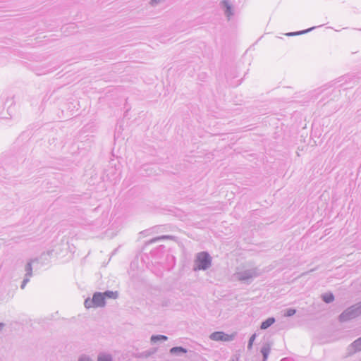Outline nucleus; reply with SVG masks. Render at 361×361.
<instances>
[{
  "label": "nucleus",
  "instance_id": "nucleus-12",
  "mask_svg": "<svg viewBox=\"0 0 361 361\" xmlns=\"http://www.w3.org/2000/svg\"><path fill=\"white\" fill-rule=\"evenodd\" d=\"M274 317H269L266 320L262 322L260 325V329L262 330H265L271 326L275 322Z\"/></svg>",
  "mask_w": 361,
  "mask_h": 361
},
{
  "label": "nucleus",
  "instance_id": "nucleus-3",
  "mask_svg": "<svg viewBox=\"0 0 361 361\" xmlns=\"http://www.w3.org/2000/svg\"><path fill=\"white\" fill-rule=\"evenodd\" d=\"M361 314V302H357L344 310L338 317L341 322H345L356 318Z\"/></svg>",
  "mask_w": 361,
  "mask_h": 361
},
{
  "label": "nucleus",
  "instance_id": "nucleus-8",
  "mask_svg": "<svg viewBox=\"0 0 361 361\" xmlns=\"http://www.w3.org/2000/svg\"><path fill=\"white\" fill-rule=\"evenodd\" d=\"M209 338L216 341H228L231 340V336L222 331H215L210 334Z\"/></svg>",
  "mask_w": 361,
  "mask_h": 361
},
{
  "label": "nucleus",
  "instance_id": "nucleus-10",
  "mask_svg": "<svg viewBox=\"0 0 361 361\" xmlns=\"http://www.w3.org/2000/svg\"><path fill=\"white\" fill-rule=\"evenodd\" d=\"M176 238L173 235H164L158 237H155L147 242V244H152L161 241L162 240L171 239L174 240Z\"/></svg>",
  "mask_w": 361,
  "mask_h": 361
},
{
  "label": "nucleus",
  "instance_id": "nucleus-7",
  "mask_svg": "<svg viewBox=\"0 0 361 361\" xmlns=\"http://www.w3.org/2000/svg\"><path fill=\"white\" fill-rule=\"evenodd\" d=\"M220 6L224 9V14L228 20H231V17L234 15V11L230 1L228 0H222L220 3Z\"/></svg>",
  "mask_w": 361,
  "mask_h": 361
},
{
  "label": "nucleus",
  "instance_id": "nucleus-13",
  "mask_svg": "<svg viewBox=\"0 0 361 361\" xmlns=\"http://www.w3.org/2000/svg\"><path fill=\"white\" fill-rule=\"evenodd\" d=\"M104 295V298L106 300V298L109 299H116L118 297V291H112V290H106L102 293Z\"/></svg>",
  "mask_w": 361,
  "mask_h": 361
},
{
  "label": "nucleus",
  "instance_id": "nucleus-20",
  "mask_svg": "<svg viewBox=\"0 0 361 361\" xmlns=\"http://www.w3.org/2000/svg\"><path fill=\"white\" fill-rule=\"evenodd\" d=\"M296 312V310L293 308H288V309H286L285 312H284V316L285 317H291L293 315H294Z\"/></svg>",
  "mask_w": 361,
  "mask_h": 361
},
{
  "label": "nucleus",
  "instance_id": "nucleus-18",
  "mask_svg": "<svg viewBox=\"0 0 361 361\" xmlns=\"http://www.w3.org/2000/svg\"><path fill=\"white\" fill-rule=\"evenodd\" d=\"M97 361H112V357L110 354L102 353L99 355Z\"/></svg>",
  "mask_w": 361,
  "mask_h": 361
},
{
  "label": "nucleus",
  "instance_id": "nucleus-4",
  "mask_svg": "<svg viewBox=\"0 0 361 361\" xmlns=\"http://www.w3.org/2000/svg\"><path fill=\"white\" fill-rule=\"evenodd\" d=\"M259 274L257 268H253L236 272L235 276L238 281L250 283L254 278L259 276Z\"/></svg>",
  "mask_w": 361,
  "mask_h": 361
},
{
  "label": "nucleus",
  "instance_id": "nucleus-14",
  "mask_svg": "<svg viewBox=\"0 0 361 361\" xmlns=\"http://www.w3.org/2000/svg\"><path fill=\"white\" fill-rule=\"evenodd\" d=\"M322 25H319V26H314V27H312L310 28H308V29H306V30H301V31H298V32H288L286 34L287 36H297V35H302V34H305V33H307L313 30H314L315 28H317V27H321Z\"/></svg>",
  "mask_w": 361,
  "mask_h": 361
},
{
  "label": "nucleus",
  "instance_id": "nucleus-5",
  "mask_svg": "<svg viewBox=\"0 0 361 361\" xmlns=\"http://www.w3.org/2000/svg\"><path fill=\"white\" fill-rule=\"evenodd\" d=\"M102 292L94 293L92 297V307H104L106 305V300Z\"/></svg>",
  "mask_w": 361,
  "mask_h": 361
},
{
  "label": "nucleus",
  "instance_id": "nucleus-23",
  "mask_svg": "<svg viewBox=\"0 0 361 361\" xmlns=\"http://www.w3.org/2000/svg\"><path fill=\"white\" fill-rule=\"evenodd\" d=\"M281 361H293V360H290L288 358H283Z\"/></svg>",
  "mask_w": 361,
  "mask_h": 361
},
{
  "label": "nucleus",
  "instance_id": "nucleus-11",
  "mask_svg": "<svg viewBox=\"0 0 361 361\" xmlns=\"http://www.w3.org/2000/svg\"><path fill=\"white\" fill-rule=\"evenodd\" d=\"M186 353L187 349L181 346L173 347L170 349V353L175 355H179Z\"/></svg>",
  "mask_w": 361,
  "mask_h": 361
},
{
  "label": "nucleus",
  "instance_id": "nucleus-19",
  "mask_svg": "<svg viewBox=\"0 0 361 361\" xmlns=\"http://www.w3.org/2000/svg\"><path fill=\"white\" fill-rule=\"evenodd\" d=\"M171 304V301L169 298H163L160 302L159 303V305L162 307H168Z\"/></svg>",
  "mask_w": 361,
  "mask_h": 361
},
{
  "label": "nucleus",
  "instance_id": "nucleus-24",
  "mask_svg": "<svg viewBox=\"0 0 361 361\" xmlns=\"http://www.w3.org/2000/svg\"><path fill=\"white\" fill-rule=\"evenodd\" d=\"M80 361H89V360L88 359H81V360H80Z\"/></svg>",
  "mask_w": 361,
  "mask_h": 361
},
{
  "label": "nucleus",
  "instance_id": "nucleus-6",
  "mask_svg": "<svg viewBox=\"0 0 361 361\" xmlns=\"http://www.w3.org/2000/svg\"><path fill=\"white\" fill-rule=\"evenodd\" d=\"M109 165L111 169L106 170V176L109 179L115 180L120 175L119 167H116L114 159L110 161Z\"/></svg>",
  "mask_w": 361,
  "mask_h": 361
},
{
  "label": "nucleus",
  "instance_id": "nucleus-17",
  "mask_svg": "<svg viewBox=\"0 0 361 361\" xmlns=\"http://www.w3.org/2000/svg\"><path fill=\"white\" fill-rule=\"evenodd\" d=\"M270 353V347L269 345H264L261 348V353L263 356V361H266L268 357V355Z\"/></svg>",
  "mask_w": 361,
  "mask_h": 361
},
{
  "label": "nucleus",
  "instance_id": "nucleus-15",
  "mask_svg": "<svg viewBox=\"0 0 361 361\" xmlns=\"http://www.w3.org/2000/svg\"><path fill=\"white\" fill-rule=\"evenodd\" d=\"M168 340V337L164 335H152L150 338V341L152 343H155L158 341H166Z\"/></svg>",
  "mask_w": 361,
  "mask_h": 361
},
{
  "label": "nucleus",
  "instance_id": "nucleus-21",
  "mask_svg": "<svg viewBox=\"0 0 361 361\" xmlns=\"http://www.w3.org/2000/svg\"><path fill=\"white\" fill-rule=\"evenodd\" d=\"M255 338H256V334H252L250 336V338L249 339V341H248V344H247V348L248 349H251L252 348L253 342L255 340Z\"/></svg>",
  "mask_w": 361,
  "mask_h": 361
},
{
  "label": "nucleus",
  "instance_id": "nucleus-2",
  "mask_svg": "<svg viewBox=\"0 0 361 361\" xmlns=\"http://www.w3.org/2000/svg\"><path fill=\"white\" fill-rule=\"evenodd\" d=\"M212 265V257L207 252H200L196 255L193 271L207 270Z\"/></svg>",
  "mask_w": 361,
  "mask_h": 361
},
{
  "label": "nucleus",
  "instance_id": "nucleus-9",
  "mask_svg": "<svg viewBox=\"0 0 361 361\" xmlns=\"http://www.w3.org/2000/svg\"><path fill=\"white\" fill-rule=\"evenodd\" d=\"M350 354L361 350V336L354 341L348 348Z\"/></svg>",
  "mask_w": 361,
  "mask_h": 361
},
{
  "label": "nucleus",
  "instance_id": "nucleus-22",
  "mask_svg": "<svg viewBox=\"0 0 361 361\" xmlns=\"http://www.w3.org/2000/svg\"><path fill=\"white\" fill-rule=\"evenodd\" d=\"M161 0H151L150 1V4L154 6H156L158 4H159L161 2Z\"/></svg>",
  "mask_w": 361,
  "mask_h": 361
},
{
  "label": "nucleus",
  "instance_id": "nucleus-16",
  "mask_svg": "<svg viewBox=\"0 0 361 361\" xmlns=\"http://www.w3.org/2000/svg\"><path fill=\"white\" fill-rule=\"evenodd\" d=\"M322 299L326 303H331L334 300V295L331 293H326L322 295Z\"/></svg>",
  "mask_w": 361,
  "mask_h": 361
},
{
  "label": "nucleus",
  "instance_id": "nucleus-1",
  "mask_svg": "<svg viewBox=\"0 0 361 361\" xmlns=\"http://www.w3.org/2000/svg\"><path fill=\"white\" fill-rule=\"evenodd\" d=\"M92 218H94V221L92 222V227H94L95 229L104 228L109 223V212L100 206L92 212Z\"/></svg>",
  "mask_w": 361,
  "mask_h": 361
}]
</instances>
